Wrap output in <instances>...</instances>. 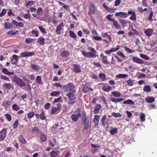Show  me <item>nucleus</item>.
<instances>
[{
	"label": "nucleus",
	"mask_w": 157,
	"mask_h": 157,
	"mask_svg": "<svg viewBox=\"0 0 157 157\" xmlns=\"http://www.w3.org/2000/svg\"><path fill=\"white\" fill-rule=\"evenodd\" d=\"M88 49L91 52H86V51H83L82 52V55L85 57L88 58L96 57V56L95 54L96 53V50H95L94 48L91 47H88Z\"/></svg>",
	"instance_id": "f257e3e1"
},
{
	"label": "nucleus",
	"mask_w": 157,
	"mask_h": 157,
	"mask_svg": "<svg viewBox=\"0 0 157 157\" xmlns=\"http://www.w3.org/2000/svg\"><path fill=\"white\" fill-rule=\"evenodd\" d=\"M112 15L109 14L106 16V18L109 21L113 22V24L117 30L120 29H121V25L118 24V21L114 18L111 17Z\"/></svg>",
	"instance_id": "f03ea898"
},
{
	"label": "nucleus",
	"mask_w": 157,
	"mask_h": 157,
	"mask_svg": "<svg viewBox=\"0 0 157 157\" xmlns=\"http://www.w3.org/2000/svg\"><path fill=\"white\" fill-rule=\"evenodd\" d=\"M63 89H64L66 91L76 92L75 86L71 82H69L67 84L63 85Z\"/></svg>",
	"instance_id": "7ed1b4c3"
},
{
	"label": "nucleus",
	"mask_w": 157,
	"mask_h": 157,
	"mask_svg": "<svg viewBox=\"0 0 157 157\" xmlns=\"http://www.w3.org/2000/svg\"><path fill=\"white\" fill-rule=\"evenodd\" d=\"M11 79L12 81L16 83L20 86H26V83L23 81L21 78H18L16 76H13L11 78Z\"/></svg>",
	"instance_id": "20e7f679"
},
{
	"label": "nucleus",
	"mask_w": 157,
	"mask_h": 157,
	"mask_svg": "<svg viewBox=\"0 0 157 157\" xmlns=\"http://www.w3.org/2000/svg\"><path fill=\"white\" fill-rule=\"evenodd\" d=\"M81 109L80 108H77L75 110V112L77 113V114H73L71 117V120L74 121H77L79 117H81V114L80 113Z\"/></svg>",
	"instance_id": "39448f33"
},
{
	"label": "nucleus",
	"mask_w": 157,
	"mask_h": 157,
	"mask_svg": "<svg viewBox=\"0 0 157 157\" xmlns=\"http://www.w3.org/2000/svg\"><path fill=\"white\" fill-rule=\"evenodd\" d=\"M57 107H53L52 109L51 112V114L53 115L56 114L58 111H59L62 109L61 104L60 103H59L57 104Z\"/></svg>",
	"instance_id": "423d86ee"
},
{
	"label": "nucleus",
	"mask_w": 157,
	"mask_h": 157,
	"mask_svg": "<svg viewBox=\"0 0 157 157\" xmlns=\"http://www.w3.org/2000/svg\"><path fill=\"white\" fill-rule=\"evenodd\" d=\"M89 90L91 91L93 90V89L90 88V85L89 83H86L85 84L83 88V92L85 93H86L88 92Z\"/></svg>",
	"instance_id": "0eeeda50"
},
{
	"label": "nucleus",
	"mask_w": 157,
	"mask_h": 157,
	"mask_svg": "<svg viewBox=\"0 0 157 157\" xmlns=\"http://www.w3.org/2000/svg\"><path fill=\"white\" fill-rule=\"evenodd\" d=\"M64 26V23L63 22H61L56 27V32L58 34H60L61 33V31L63 29V27Z\"/></svg>",
	"instance_id": "6e6552de"
},
{
	"label": "nucleus",
	"mask_w": 157,
	"mask_h": 157,
	"mask_svg": "<svg viewBox=\"0 0 157 157\" xmlns=\"http://www.w3.org/2000/svg\"><path fill=\"white\" fill-rule=\"evenodd\" d=\"M75 92H70L66 94V96L68 97L70 101H72L76 98V96L75 95Z\"/></svg>",
	"instance_id": "1a4fd4ad"
},
{
	"label": "nucleus",
	"mask_w": 157,
	"mask_h": 157,
	"mask_svg": "<svg viewBox=\"0 0 157 157\" xmlns=\"http://www.w3.org/2000/svg\"><path fill=\"white\" fill-rule=\"evenodd\" d=\"M115 15L116 16L121 18H126L128 17V14L124 12L121 11L116 12L115 13Z\"/></svg>",
	"instance_id": "9d476101"
},
{
	"label": "nucleus",
	"mask_w": 157,
	"mask_h": 157,
	"mask_svg": "<svg viewBox=\"0 0 157 157\" xmlns=\"http://www.w3.org/2000/svg\"><path fill=\"white\" fill-rule=\"evenodd\" d=\"M35 116L38 119L40 118L41 120H44L46 118L45 113L43 111H42L40 114L36 113Z\"/></svg>",
	"instance_id": "9b49d317"
},
{
	"label": "nucleus",
	"mask_w": 157,
	"mask_h": 157,
	"mask_svg": "<svg viewBox=\"0 0 157 157\" xmlns=\"http://www.w3.org/2000/svg\"><path fill=\"white\" fill-rule=\"evenodd\" d=\"M89 11L88 12L89 15L90 14H94L95 11L94 5L92 3H90L89 4Z\"/></svg>",
	"instance_id": "f8f14e48"
},
{
	"label": "nucleus",
	"mask_w": 157,
	"mask_h": 157,
	"mask_svg": "<svg viewBox=\"0 0 157 157\" xmlns=\"http://www.w3.org/2000/svg\"><path fill=\"white\" fill-rule=\"evenodd\" d=\"M18 60V56L16 55H13L12 57L10 58V62L12 64H17V63Z\"/></svg>",
	"instance_id": "ddd939ff"
},
{
	"label": "nucleus",
	"mask_w": 157,
	"mask_h": 157,
	"mask_svg": "<svg viewBox=\"0 0 157 157\" xmlns=\"http://www.w3.org/2000/svg\"><path fill=\"white\" fill-rule=\"evenodd\" d=\"M34 53L33 52H21L20 55L22 57H26L31 56L33 55Z\"/></svg>",
	"instance_id": "4468645a"
},
{
	"label": "nucleus",
	"mask_w": 157,
	"mask_h": 157,
	"mask_svg": "<svg viewBox=\"0 0 157 157\" xmlns=\"http://www.w3.org/2000/svg\"><path fill=\"white\" fill-rule=\"evenodd\" d=\"M132 60L135 63L142 64L144 63L143 60L136 56H133L132 58Z\"/></svg>",
	"instance_id": "2eb2a0df"
},
{
	"label": "nucleus",
	"mask_w": 157,
	"mask_h": 157,
	"mask_svg": "<svg viewBox=\"0 0 157 157\" xmlns=\"http://www.w3.org/2000/svg\"><path fill=\"white\" fill-rule=\"evenodd\" d=\"M6 131L7 129L6 128H3L0 132V141H2L5 138Z\"/></svg>",
	"instance_id": "dca6fc26"
},
{
	"label": "nucleus",
	"mask_w": 157,
	"mask_h": 157,
	"mask_svg": "<svg viewBox=\"0 0 157 157\" xmlns=\"http://www.w3.org/2000/svg\"><path fill=\"white\" fill-rule=\"evenodd\" d=\"M153 32V30L151 28H148L144 31V33L147 36L150 37L151 36Z\"/></svg>",
	"instance_id": "f3484780"
},
{
	"label": "nucleus",
	"mask_w": 157,
	"mask_h": 157,
	"mask_svg": "<svg viewBox=\"0 0 157 157\" xmlns=\"http://www.w3.org/2000/svg\"><path fill=\"white\" fill-rule=\"evenodd\" d=\"M73 71L76 73H79L81 72L80 67L78 65L74 64L73 65Z\"/></svg>",
	"instance_id": "a211bd4d"
},
{
	"label": "nucleus",
	"mask_w": 157,
	"mask_h": 157,
	"mask_svg": "<svg viewBox=\"0 0 157 157\" xmlns=\"http://www.w3.org/2000/svg\"><path fill=\"white\" fill-rule=\"evenodd\" d=\"M101 56H102V61L104 64H109L108 60V59L106 56H104L102 53H101L100 55V57H101Z\"/></svg>",
	"instance_id": "6ab92c4d"
},
{
	"label": "nucleus",
	"mask_w": 157,
	"mask_h": 157,
	"mask_svg": "<svg viewBox=\"0 0 157 157\" xmlns=\"http://www.w3.org/2000/svg\"><path fill=\"white\" fill-rule=\"evenodd\" d=\"M70 54V52L68 51H64L60 53V56L63 57H66Z\"/></svg>",
	"instance_id": "aec40b11"
},
{
	"label": "nucleus",
	"mask_w": 157,
	"mask_h": 157,
	"mask_svg": "<svg viewBox=\"0 0 157 157\" xmlns=\"http://www.w3.org/2000/svg\"><path fill=\"white\" fill-rule=\"evenodd\" d=\"M118 21L121 24L122 27L124 28L127 26V23L124 19H121V18H119Z\"/></svg>",
	"instance_id": "412c9836"
},
{
	"label": "nucleus",
	"mask_w": 157,
	"mask_h": 157,
	"mask_svg": "<svg viewBox=\"0 0 157 157\" xmlns=\"http://www.w3.org/2000/svg\"><path fill=\"white\" fill-rule=\"evenodd\" d=\"M101 108V105L99 104H97L94 110V113L95 114H97Z\"/></svg>",
	"instance_id": "4be33fe9"
},
{
	"label": "nucleus",
	"mask_w": 157,
	"mask_h": 157,
	"mask_svg": "<svg viewBox=\"0 0 157 157\" xmlns=\"http://www.w3.org/2000/svg\"><path fill=\"white\" fill-rule=\"evenodd\" d=\"M145 101L147 102L151 103L155 101V98L153 97H149L145 98Z\"/></svg>",
	"instance_id": "5701e85b"
},
{
	"label": "nucleus",
	"mask_w": 157,
	"mask_h": 157,
	"mask_svg": "<svg viewBox=\"0 0 157 157\" xmlns=\"http://www.w3.org/2000/svg\"><path fill=\"white\" fill-rule=\"evenodd\" d=\"M124 99L123 98H111L110 100L113 102L117 103L121 102L123 101Z\"/></svg>",
	"instance_id": "b1692460"
},
{
	"label": "nucleus",
	"mask_w": 157,
	"mask_h": 157,
	"mask_svg": "<svg viewBox=\"0 0 157 157\" xmlns=\"http://www.w3.org/2000/svg\"><path fill=\"white\" fill-rule=\"evenodd\" d=\"M99 117L98 115H95L94 116L93 122L94 123L95 126H96L98 125L99 121Z\"/></svg>",
	"instance_id": "393cba45"
},
{
	"label": "nucleus",
	"mask_w": 157,
	"mask_h": 157,
	"mask_svg": "<svg viewBox=\"0 0 157 157\" xmlns=\"http://www.w3.org/2000/svg\"><path fill=\"white\" fill-rule=\"evenodd\" d=\"M45 39L42 37H40L37 39V42L40 45H43L44 44Z\"/></svg>",
	"instance_id": "a878e982"
},
{
	"label": "nucleus",
	"mask_w": 157,
	"mask_h": 157,
	"mask_svg": "<svg viewBox=\"0 0 157 157\" xmlns=\"http://www.w3.org/2000/svg\"><path fill=\"white\" fill-rule=\"evenodd\" d=\"M143 90L144 91L149 93L151 91V87L149 85H147L144 86L143 88Z\"/></svg>",
	"instance_id": "bb28decb"
},
{
	"label": "nucleus",
	"mask_w": 157,
	"mask_h": 157,
	"mask_svg": "<svg viewBox=\"0 0 157 157\" xmlns=\"http://www.w3.org/2000/svg\"><path fill=\"white\" fill-rule=\"evenodd\" d=\"M61 92L60 91H52L50 94V95L51 96L59 97Z\"/></svg>",
	"instance_id": "cd10ccee"
},
{
	"label": "nucleus",
	"mask_w": 157,
	"mask_h": 157,
	"mask_svg": "<svg viewBox=\"0 0 157 157\" xmlns=\"http://www.w3.org/2000/svg\"><path fill=\"white\" fill-rule=\"evenodd\" d=\"M102 90L105 92H109L112 90L111 87L109 86H105L102 87Z\"/></svg>",
	"instance_id": "c85d7f7f"
},
{
	"label": "nucleus",
	"mask_w": 157,
	"mask_h": 157,
	"mask_svg": "<svg viewBox=\"0 0 157 157\" xmlns=\"http://www.w3.org/2000/svg\"><path fill=\"white\" fill-rule=\"evenodd\" d=\"M123 103L124 104H127L133 105L135 104L134 102L131 99H128L127 100L124 101H123Z\"/></svg>",
	"instance_id": "c756f323"
},
{
	"label": "nucleus",
	"mask_w": 157,
	"mask_h": 157,
	"mask_svg": "<svg viewBox=\"0 0 157 157\" xmlns=\"http://www.w3.org/2000/svg\"><path fill=\"white\" fill-rule=\"evenodd\" d=\"M111 94L115 97H119L121 96V94L120 92L114 91L111 92Z\"/></svg>",
	"instance_id": "7c9ffc66"
},
{
	"label": "nucleus",
	"mask_w": 157,
	"mask_h": 157,
	"mask_svg": "<svg viewBox=\"0 0 157 157\" xmlns=\"http://www.w3.org/2000/svg\"><path fill=\"white\" fill-rule=\"evenodd\" d=\"M82 123L84 122V123H86V122L88 121L87 120L86 113L84 111L82 112Z\"/></svg>",
	"instance_id": "2f4dec72"
},
{
	"label": "nucleus",
	"mask_w": 157,
	"mask_h": 157,
	"mask_svg": "<svg viewBox=\"0 0 157 157\" xmlns=\"http://www.w3.org/2000/svg\"><path fill=\"white\" fill-rule=\"evenodd\" d=\"M62 98L61 96L59 97L58 98H56L52 102L53 104H55L56 103H58L59 102H62Z\"/></svg>",
	"instance_id": "473e14b6"
},
{
	"label": "nucleus",
	"mask_w": 157,
	"mask_h": 157,
	"mask_svg": "<svg viewBox=\"0 0 157 157\" xmlns=\"http://www.w3.org/2000/svg\"><path fill=\"white\" fill-rule=\"evenodd\" d=\"M30 66L35 71H37L40 69V67L39 66H36L35 64H31Z\"/></svg>",
	"instance_id": "72a5a7b5"
},
{
	"label": "nucleus",
	"mask_w": 157,
	"mask_h": 157,
	"mask_svg": "<svg viewBox=\"0 0 157 157\" xmlns=\"http://www.w3.org/2000/svg\"><path fill=\"white\" fill-rule=\"evenodd\" d=\"M128 76V75L127 74H119L117 75L116 77L117 78H124L126 77H127Z\"/></svg>",
	"instance_id": "f704fd0d"
},
{
	"label": "nucleus",
	"mask_w": 157,
	"mask_h": 157,
	"mask_svg": "<svg viewBox=\"0 0 157 157\" xmlns=\"http://www.w3.org/2000/svg\"><path fill=\"white\" fill-rule=\"evenodd\" d=\"M18 139L19 141L21 143L23 144H26V140L23 137V136L21 135H20Z\"/></svg>",
	"instance_id": "c9c22d12"
},
{
	"label": "nucleus",
	"mask_w": 157,
	"mask_h": 157,
	"mask_svg": "<svg viewBox=\"0 0 157 157\" xmlns=\"http://www.w3.org/2000/svg\"><path fill=\"white\" fill-rule=\"evenodd\" d=\"M36 80L38 84L43 85V82L40 76H37L36 77Z\"/></svg>",
	"instance_id": "e433bc0d"
},
{
	"label": "nucleus",
	"mask_w": 157,
	"mask_h": 157,
	"mask_svg": "<svg viewBox=\"0 0 157 157\" xmlns=\"http://www.w3.org/2000/svg\"><path fill=\"white\" fill-rule=\"evenodd\" d=\"M99 77L102 81H103L105 80L106 78V76L105 74L102 73H100L99 74Z\"/></svg>",
	"instance_id": "4c0bfd02"
},
{
	"label": "nucleus",
	"mask_w": 157,
	"mask_h": 157,
	"mask_svg": "<svg viewBox=\"0 0 157 157\" xmlns=\"http://www.w3.org/2000/svg\"><path fill=\"white\" fill-rule=\"evenodd\" d=\"M37 14L38 15L41 16L43 13V10L41 7H39L37 9Z\"/></svg>",
	"instance_id": "58836bf2"
},
{
	"label": "nucleus",
	"mask_w": 157,
	"mask_h": 157,
	"mask_svg": "<svg viewBox=\"0 0 157 157\" xmlns=\"http://www.w3.org/2000/svg\"><path fill=\"white\" fill-rule=\"evenodd\" d=\"M83 126L84 127V129L85 130L87 129L90 126L89 124V120H88V121H87L86 122V123L83 122Z\"/></svg>",
	"instance_id": "ea45409f"
},
{
	"label": "nucleus",
	"mask_w": 157,
	"mask_h": 157,
	"mask_svg": "<svg viewBox=\"0 0 157 157\" xmlns=\"http://www.w3.org/2000/svg\"><path fill=\"white\" fill-rule=\"evenodd\" d=\"M117 132V128H113L112 129H110L109 132L112 135H113L115 133H116Z\"/></svg>",
	"instance_id": "a19ab883"
},
{
	"label": "nucleus",
	"mask_w": 157,
	"mask_h": 157,
	"mask_svg": "<svg viewBox=\"0 0 157 157\" xmlns=\"http://www.w3.org/2000/svg\"><path fill=\"white\" fill-rule=\"evenodd\" d=\"M111 114L113 115V116L114 117H121L122 116V115L119 113H116L114 112H113Z\"/></svg>",
	"instance_id": "79ce46f5"
},
{
	"label": "nucleus",
	"mask_w": 157,
	"mask_h": 157,
	"mask_svg": "<svg viewBox=\"0 0 157 157\" xmlns=\"http://www.w3.org/2000/svg\"><path fill=\"white\" fill-rule=\"evenodd\" d=\"M120 48V47L119 45H117L116 48H112L110 49L111 50L112 52H115L118 51Z\"/></svg>",
	"instance_id": "37998d69"
},
{
	"label": "nucleus",
	"mask_w": 157,
	"mask_h": 157,
	"mask_svg": "<svg viewBox=\"0 0 157 157\" xmlns=\"http://www.w3.org/2000/svg\"><path fill=\"white\" fill-rule=\"evenodd\" d=\"M153 11L152 10H151L149 13V15L148 18V20L150 22H152V17L153 16Z\"/></svg>",
	"instance_id": "c03bdc74"
},
{
	"label": "nucleus",
	"mask_w": 157,
	"mask_h": 157,
	"mask_svg": "<svg viewBox=\"0 0 157 157\" xmlns=\"http://www.w3.org/2000/svg\"><path fill=\"white\" fill-rule=\"evenodd\" d=\"M130 20L135 21L136 20V15L135 11H134V13L130 17Z\"/></svg>",
	"instance_id": "a18cd8bd"
},
{
	"label": "nucleus",
	"mask_w": 157,
	"mask_h": 157,
	"mask_svg": "<svg viewBox=\"0 0 157 157\" xmlns=\"http://www.w3.org/2000/svg\"><path fill=\"white\" fill-rule=\"evenodd\" d=\"M46 136L44 134H42L41 135L40 140L41 142H44L46 140Z\"/></svg>",
	"instance_id": "49530a36"
},
{
	"label": "nucleus",
	"mask_w": 157,
	"mask_h": 157,
	"mask_svg": "<svg viewBox=\"0 0 157 157\" xmlns=\"http://www.w3.org/2000/svg\"><path fill=\"white\" fill-rule=\"evenodd\" d=\"M52 85H53L56 87H59L60 88H62V89H63V86L60 83H57L56 82H55L53 84H52Z\"/></svg>",
	"instance_id": "de8ad7c7"
},
{
	"label": "nucleus",
	"mask_w": 157,
	"mask_h": 157,
	"mask_svg": "<svg viewBox=\"0 0 157 157\" xmlns=\"http://www.w3.org/2000/svg\"><path fill=\"white\" fill-rule=\"evenodd\" d=\"M69 32L70 34V37L73 38H76V35L74 32L70 31Z\"/></svg>",
	"instance_id": "09e8293b"
},
{
	"label": "nucleus",
	"mask_w": 157,
	"mask_h": 157,
	"mask_svg": "<svg viewBox=\"0 0 157 157\" xmlns=\"http://www.w3.org/2000/svg\"><path fill=\"white\" fill-rule=\"evenodd\" d=\"M5 89H10V84L4 83L2 86Z\"/></svg>",
	"instance_id": "8fccbe9b"
},
{
	"label": "nucleus",
	"mask_w": 157,
	"mask_h": 157,
	"mask_svg": "<svg viewBox=\"0 0 157 157\" xmlns=\"http://www.w3.org/2000/svg\"><path fill=\"white\" fill-rule=\"evenodd\" d=\"M3 105L6 108H9L10 106V102L9 101H4L3 103Z\"/></svg>",
	"instance_id": "3c124183"
},
{
	"label": "nucleus",
	"mask_w": 157,
	"mask_h": 157,
	"mask_svg": "<svg viewBox=\"0 0 157 157\" xmlns=\"http://www.w3.org/2000/svg\"><path fill=\"white\" fill-rule=\"evenodd\" d=\"M34 39L30 38H26L25 41V43L26 44L30 43L33 41Z\"/></svg>",
	"instance_id": "603ef678"
},
{
	"label": "nucleus",
	"mask_w": 157,
	"mask_h": 157,
	"mask_svg": "<svg viewBox=\"0 0 157 157\" xmlns=\"http://www.w3.org/2000/svg\"><path fill=\"white\" fill-rule=\"evenodd\" d=\"M35 115V114L34 112H30L28 114V117L29 118H31L34 117Z\"/></svg>",
	"instance_id": "864d4df0"
},
{
	"label": "nucleus",
	"mask_w": 157,
	"mask_h": 157,
	"mask_svg": "<svg viewBox=\"0 0 157 157\" xmlns=\"http://www.w3.org/2000/svg\"><path fill=\"white\" fill-rule=\"evenodd\" d=\"M59 4L61 6H62L65 9H67L69 7V6L66 5L64 3L61 2H59Z\"/></svg>",
	"instance_id": "5fc2aeb1"
},
{
	"label": "nucleus",
	"mask_w": 157,
	"mask_h": 157,
	"mask_svg": "<svg viewBox=\"0 0 157 157\" xmlns=\"http://www.w3.org/2000/svg\"><path fill=\"white\" fill-rule=\"evenodd\" d=\"M18 121L16 120L13 124V127L14 129L16 128L18 125Z\"/></svg>",
	"instance_id": "6e6d98bb"
},
{
	"label": "nucleus",
	"mask_w": 157,
	"mask_h": 157,
	"mask_svg": "<svg viewBox=\"0 0 157 157\" xmlns=\"http://www.w3.org/2000/svg\"><path fill=\"white\" fill-rule=\"evenodd\" d=\"M102 36L103 37H106L107 36L109 40H111V35H108L107 33H103L102 35Z\"/></svg>",
	"instance_id": "4d7b16f0"
},
{
	"label": "nucleus",
	"mask_w": 157,
	"mask_h": 157,
	"mask_svg": "<svg viewBox=\"0 0 157 157\" xmlns=\"http://www.w3.org/2000/svg\"><path fill=\"white\" fill-rule=\"evenodd\" d=\"M124 48L125 50L128 53H131L134 52L132 50L130 49L129 48L126 46L124 47Z\"/></svg>",
	"instance_id": "13d9d810"
},
{
	"label": "nucleus",
	"mask_w": 157,
	"mask_h": 157,
	"mask_svg": "<svg viewBox=\"0 0 157 157\" xmlns=\"http://www.w3.org/2000/svg\"><path fill=\"white\" fill-rule=\"evenodd\" d=\"M2 72L4 74L6 75H10V72L6 68H3L2 70Z\"/></svg>",
	"instance_id": "bf43d9fd"
},
{
	"label": "nucleus",
	"mask_w": 157,
	"mask_h": 157,
	"mask_svg": "<svg viewBox=\"0 0 157 157\" xmlns=\"http://www.w3.org/2000/svg\"><path fill=\"white\" fill-rule=\"evenodd\" d=\"M38 28L40 30V31L43 33L45 34L46 33V31L45 29L42 26H39L38 27Z\"/></svg>",
	"instance_id": "052dcab7"
},
{
	"label": "nucleus",
	"mask_w": 157,
	"mask_h": 157,
	"mask_svg": "<svg viewBox=\"0 0 157 157\" xmlns=\"http://www.w3.org/2000/svg\"><path fill=\"white\" fill-rule=\"evenodd\" d=\"M145 116L144 114L142 113L141 115L140 116V118L141 120V121L142 122H144L145 120Z\"/></svg>",
	"instance_id": "680f3d73"
},
{
	"label": "nucleus",
	"mask_w": 157,
	"mask_h": 157,
	"mask_svg": "<svg viewBox=\"0 0 157 157\" xmlns=\"http://www.w3.org/2000/svg\"><path fill=\"white\" fill-rule=\"evenodd\" d=\"M140 57L146 60H148L149 59V57H148L147 55H144V54H140Z\"/></svg>",
	"instance_id": "e2e57ef3"
},
{
	"label": "nucleus",
	"mask_w": 157,
	"mask_h": 157,
	"mask_svg": "<svg viewBox=\"0 0 157 157\" xmlns=\"http://www.w3.org/2000/svg\"><path fill=\"white\" fill-rule=\"evenodd\" d=\"M127 82L129 86H131L133 85L134 84V82L131 79L127 80Z\"/></svg>",
	"instance_id": "0e129e2a"
},
{
	"label": "nucleus",
	"mask_w": 157,
	"mask_h": 157,
	"mask_svg": "<svg viewBox=\"0 0 157 157\" xmlns=\"http://www.w3.org/2000/svg\"><path fill=\"white\" fill-rule=\"evenodd\" d=\"M12 108L13 110L18 111L19 109V107L16 104H14L12 106Z\"/></svg>",
	"instance_id": "69168bd1"
},
{
	"label": "nucleus",
	"mask_w": 157,
	"mask_h": 157,
	"mask_svg": "<svg viewBox=\"0 0 157 157\" xmlns=\"http://www.w3.org/2000/svg\"><path fill=\"white\" fill-rule=\"evenodd\" d=\"M147 0H143L142 2V5L143 6L147 7L148 6L147 2Z\"/></svg>",
	"instance_id": "338daca9"
},
{
	"label": "nucleus",
	"mask_w": 157,
	"mask_h": 157,
	"mask_svg": "<svg viewBox=\"0 0 157 157\" xmlns=\"http://www.w3.org/2000/svg\"><path fill=\"white\" fill-rule=\"evenodd\" d=\"M32 131L33 132H36L38 133L40 132V130L37 128L36 127H34L32 129Z\"/></svg>",
	"instance_id": "774afa93"
}]
</instances>
